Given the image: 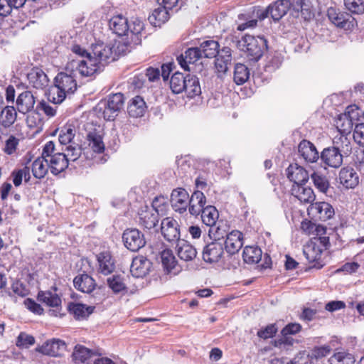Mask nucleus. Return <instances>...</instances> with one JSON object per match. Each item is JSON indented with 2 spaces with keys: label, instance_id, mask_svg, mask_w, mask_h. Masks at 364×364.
Wrapping results in <instances>:
<instances>
[{
  "label": "nucleus",
  "instance_id": "f257e3e1",
  "mask_svg": "<svg viewBox=\"0 0 364 364\" xmlns=\"http://www.w3.org/2000/svg\"><path fill=\"white\" fill-rule=\"evenodd\" d=\"M109 26L117 36H126V44L138 45L141 41V31L144 25L139 18H132L130 21H128L123 15H115L109 21Z\"/></svg>",
  "mask_w": 364,
  "mask_h": 364
},
{
  "label": "nucleus",
  "instance_id": "f03ea898",
  "mask_svg": "<svg viewBox=\"0 0 364 364\" xmlns=\"http://www.w3.org/2000/svg\"><path fill=\"white\" fill-rule=\"evenodd\" d=\"M358 109L355 105L348 106L336 122L340 134L334 138L333 147L338 148L343 155H348L352 149L350 141L346 134L350 132L353 126V120L358 115Z\"/></svg>",
  "mask_w": 364,
  "mask_h": 364
},
{
  "label": "nucleus",
  "instance_id": "7ed1b4c3",
  "mask_svg": "<svg viewBox=\"0 0 364 364\" xmlns=\"http://www.w3.org/2000/svg\"><path fill=\"white\" fill-rule=\"evenodd\" d=\"M71 50L77 55V58L73 60L68 66L75 68V71L81 77H92L101 70L98 61L92 58L90 52L77 44L71 46Z\"/></svg>",
  "mask_w": 364,
  "mask_h": 364
},
{
  "label": "nucleus",
  "instance_id": "20e7f679",
  "mask_svg": "<svg viewBox=\"0 0 364 364\" xmlns=\"http://www.w3.org/2000/svg\"><path fill=\"white\" fill-rule=\"evenodd\" d=\"M240 50L246 54L250 61L257 62L267 49V41L263 36L245 35L237 43Z\"/></svg>",
  "mask_w": 364,
  "mask_h": 364
},
{
  "label": "nucleus",
  "instance_id": "39448f33",
  "mask_svg": "<svg viewBox=\"0 0 364 364\" xmlns=\"http://www.w3.org/2000/svg\"><path fill=\"white\" fill-rule=\"evenodd\" d=\"M42 156L47 157L46 163L49 165L50 172L53 175H58L64 171L68 166L66 156L61 152L55 151L53 141H48L43 146Z\"/></svg>",
  "mask_w": 364,
  "mask_h": 364
},
{
  "label": "nucleus",
  "instance_id": "423d86ee",
  "mask_svg": "<svg viewBox=\"0 0 364 364\" xmlns=\"http://www.w3.org/2000/svg\"><path fill=\"white\" fill-rule=\"evenodd\" d=\"M200 214L203 223L207 226H210V236L213 235V237L215 239L223 237V232L220 231V228L216 225V222L219 217L216 208L213 205H207Z\"/></svg>",
  "mask_w": 364,
  "mask_h": 364
},
{
  "label": "nucleus",
  "instance_id": "0eeeda50",
  "mask_svg": "<svg viewBox=\"0 0 364 364\" xmlns=\"http://www.w3.org/2000/svg\"><path fill=\"white\" fill-rule=\"evenodd\" d=\"M124 102V95L122 93L110 95L107 101L101 103L104 105L102 112L104 118L109 121L114 120L123 107Z\"/></svg>",
  "mask_w": 364,
  "mask_h": 364
},
{
  "label": "nucleus",
  "instance_id": "6e6552de",
  "mask_svg": "<svg viewBox=\"0 0 364 364\" xmlns=\"http://www.w3.org/2000/svg\"><path fill=\"white\" fill-rule=\"evenodd\" d=\"M122 241L124 246L132 252H136L146 245L144 234L138 229L130 228L124 231Z\"/></svg>",
  "mask_w": 364,
  "mask_h": 364
},
{
  "label": "nucleus",
  "instance_id": "1a4fd4ad",
  "mask_svg": "<svg viewBox=\"0 0 364 364\" xmlns=\"http://www.w3.org/2000/svg\"><path fill=\"white\" fill-rule=\"evenodd\" d=\"M308 214L315 220L326 221L334 215L332 205L326 202H317L311 203L308 208Z\"/></svg>",
  "mask_w": 364,
  "mask_h": 364
},
{
  "label": "nucleus",
  "instance_id": "9d476101",
  "mask_svg": "<svg viewBox=\"0 0 364 364\" xmlns=\"http://www.w3.org/2000/svg\"><path fill=\"white\" fill-rule=\"evenodd\" d=\"M220 238L208 244L203 250V259L210 264L216 263L220 261L224 253L223 244L220 242Z\"/></svg>",
  "mask_w": 364,
  "mask_h": 364
},
{
  "label": "nucleus",
  "instance_id": "9b49d317",
  "mask_svg": "<svg viewBox=\"0 0 364 364\" xmlns=\"http://www.w3.org/2000/svg\"><path fill=\"white\" fill-rule=\"evenodd\" d=\"M171 204L173 209L179 213L186 212L188 207L189 194L183 188H177L171 194Z\"/></svg>",
  "mask_w": 364,
  "mask_h": 364
},
{
  "label": "nucleus",
  "instance_id": "f8f14e48",
  "mask_svg": "<svg viewBox=\"0 0 364 364\" xmlns=\"http://www.w3.org/2000/svg\"><path fill=\"white\" fill-rule=\"evenodd\" d=\"M161 231L165 240L168 242H178L180 240V230L178 222L171 218L162 220Z\"/></svg>",
  "mask_w": 364,
  "mask_h": 364
},
{
  "label": "nucleus",
  "instance_id": "ddd939ff",
  "mask_svg": "<svg viewBox=\"0 0 364 364\" xmlns=\"http://www.w3.org/2000/svg\"><path fill=\"white\" fill-rule=\"evenodd\" d=\"M90 53L92 58L98 61L101 68H104L110 60L112 61L115 59L113 56L112 47L103 43L94 46Z\"/></svg>",
  "mask_w": 364,
  "mask_h": 364
},
{
  "label": "nucleus",
  "instance_id": "4468645a",
  "mask_svg": "<svg viewBox=\"0 0 364 364\" xmlns=\"http://www.w3.org/2000/svg\"><path fill=\"white\" fill-rule=\"evenodd\" d=\"M65 343L60 339L53 338L47 341L42 346L36 348V351L46 355L57 357L60 356L65 350Z\"/></svg>",
  "mask_w": 364,
  "mask_h": 364
},
{
  "label": "nucleus",
  "instance_id": "2eb2a0df",
  "mask_svg": "<svg viewBox=\"0 0 364 364\" xmlns=\"http://www.w3.org/2000/svg\"><path fill=\"white\" fill-rule=\"evenodd\" d=\"M321 161L326 166L337 168L343 164V155L338 148L333 146L325 148L320 154Z\"/></svg>",
  "mask_w": 364,
  "mask_h": 364
},
{
  "label": "nucleus",
  "instance_id": "dca6fc26",
  "mask_svg": "<svg viewBox=\"0 0 364 364\" xmlns=\"http://www.w3.org/2000/svg\"><path fill=\"white\" fill-rule=\"evenodd\" d=\"M290 8L291 0H278L267 7L263 18L270 15L274 21H278L287 14Z\"/></svg>",
  "mask_w": 364,
  "mask_h": 364
},
{
  "label": "nucleus",
  "instance_id": "f3484780",
  "mask_svg": "<svg viewBox=\"0 0 364 364\" xmlns=\"http://www.w3.org/2000/svg\"><path fill=\"white\" fill-rule=\"evenodd\" d=\"M151 262L142 255L135 257L130 267V272L134 277H144L149 274L151 267Z\"/></svg>",
  "mask_w": 364,
  "mask_h": 364
},
{
  "label": "nucleus",
  "instance_id": "a211bd4d",
  "mask_svg": "<svg viewBox=\"0 0 364 364\" xmlns=\"http://www.w3.org/2000/svg\"><path fill=\"white\" fill-rule=\"evenodd\" d=\"M27 80L30 87L37 90H43L49 82L47 75L39 68H33L27 74Z\"/></svg>",
  "mask_w": 364,
  "mask_h": 364
},
{
  "label": "nucleus",
  "instance_id": "6ab92c4d",
  "mask_svg": "<svg viewBox=\"0 0 364 364\" xmlns=\"http://www.w3.org/2000/svg\"><path fill=\"white\" fill-rule=\"evenodd\" d=\"M286 172L287 178L294 185H305L309 178L307 171L297 164H290Z\"/></svg>",
  "mask_w": 364,
  "mask_h": 364
},
{
  "label": "nucleus",
  "instance_id": "aec40b11",
  "mask_svg": "<svg viewBox=\"0 0 364 364\" xmlns=\"http://www.w3.org/2000/svg\"><path fill=\"white\" fill-rule=\"evenodd\" d=\"M298 152L299 155L307 163H314L320 157L314 144L306 139L299 143Z\"/></svg>",
  "mask_w": 364,
  "mask_h": 364
},
{
  "label": "nucleus",
  "instance_id": "412c9836",
  "mask_svg": "<svg viewBox=\"0 0 364 364\" xmlns=\"http://www.w3.org/2000/svg\"><path fill=\"white\" fill-rule=\"evenodd\" d=\"M54 83L66 94H73L77 90V82L72 74L61 72L54 79Z\"/></svg>",
  "mask_w": 364,
  "mask_h": 364
},
{
  "label": "nucleus",
  "instance_id": "4be33fe9",
  "mask_svg": "<svg viewBox=\"0 0 364 364\" xmlns=\"http://www.w3.org/2000/svg\"><path fill=\"white\" fill-rule=\"evenodd\" d=\"M159 213L154 209L145 206L139 212V223L147 229L154 228L159 221Z\"/></svg>",
  "mask_w": 364,
  "mask_h": 364
},
{
  "label": "nucleus",
  "instance_id": "5701e85b",
  "mask_svg": "<svg viewBox=\"0 0 364 364\" xmlns=\"http://www.w3.org/2000/svg\"><path fill=\"white\" fill-rule=\"evenodd\" d=\"M97 356L98 354L96 352L82 345H76L72 353V359L75 364H90L92 358Z\"/></svg>",
  "mask_w": 364,
  "mask_h": 364
},
{
  "label": "nucleus",
  "instance_id": "b1692460",
  "mask_svg": "<svg viewBox=\"0 0 364 364\" xmlns=\"http://www.w3.org/2000/svg\"><path fill=\"white\" fill-rule=\"evenodd\" d=\"M206 198L203 193L200 191H195L191 196H189L188 211L191 215L198 216L205 208Z\"/></svg>",
  "mask_w": 364,
  "mask_h": 364
},
{
  "label": "nucleus",
  "instance_id": "393cba45",
  "mask_svg": "<svg viewBox=\"0 0 364 364\" xmlns=\"http://www.w3.org/2000/svg\"><path fill=\"white\" fill-rule=\"evenodd\" d=\"M225 250L230 255L237 252L242 247V233L238 230H233L226 235L224 242Z\"/></svg>",
  "mask_w": 364,
  "mask_h": 364
},
{
  "label": "nucleus",
  "instance_id": "a878e982",
  "mask_svg": "<svg viewBox=\"0 0 364 364\" xmlns=\"http://www.w3.org/2000/svg\"><path fill=\"white\" fill-rule=\"evenodd\" d=\"M176 251L178 257L185 262L193 260L197 255L195 247L185 240L176 242Z\"/></svg>",
  "mask_w": 364,
  "mask_h": 364
},
{
  "label": "nucleus",
  "instance_id": "bb28decb",
  "mask_svg": "<svg viewBox=\"0 0 364 364\" xmlns=\"http://www.w3.org/2000/svg\"><path fill=\"white\" fill-rule=\"evenodd\" d=\"M73 284L76 289L83 293H91L96 287L95 281L87 274L77 275L73 279Z\"/></svg>",
  "mask_w": 364,
  "mask_h": 364
},
{
  "label": "nucleus",
  "instance_id": "cd10ccee",
  "mask_svg": "<svg viewBox=\"0 0 364 364\" xmlns=\"http://www.w3.org/2000/svg\"><path fill=\"white\" fill-rule=\"evenodd\" d=\"M291 194L301 203H311L316 198L313 189L310 187H306L304 185H293Z\"/></svg>",
  "mask_w": 364,
  "mask_h": 364
},
{
  "label": "nucleus",
  "instance_id": "c85d7f7f",
  "mask_svg": "<svg viewBox=\"0 0 364 364\" xmlns=\"http://www.w3.org/2000/svg\"><path fill=\"white\" fill-rule=\"evenodd\" d=\"M339 181L346 188H353L358 184L359 178L353 168L344 167L339 172Z\"/></svg>",
  "mask_w": 364,
  "mask_h": 364
},
{
  "label": "nucleus",
  "instance_id": "c756f323",
  "mask_svg": "<svg viewBox=\"0 0 364 364\" xmlns=\"http://www.w3.org/2000/svg\"><path fill=\"white\" fill-rule=\"evenodd\" d=\"M35 102V97L31 92H23L16 100L17 109L20 113H28L33 109Z\"/></svg>",
  "mask_w": 364,
  "mask_h": 364
},
{
  "label": "nucleus",
  "instance_id": "7c9ffc66",
  "mask_svg": "<svg viewBox=\"0 0 364 364\" xmlns=\"http://www.w3.org/2000/svg\"><path fill=\"white\" fill-rule=\"evenodd\" d=\"M17 112L14 107L5 106L0 113V132L11 127L16 120Z\"/></svg>",
  "mask_w": 364,
  "mask_h": 364
},
{
  "label": "nucleus",
  "instance_id": "2f4dec72",
  "mask_svg": "<svg viewBox=\"0 0 364 364\" xmlns=\"http://www.w3.org/2000/svg\"><path fill=\"white\" fill-rule=\"evenodd\" d=\"M200 58L202 57L198 47L190 48L185 51L184 54L177 57V61L185 70H190L188 64H193Z\"/></svg>",
  "mask_w": 364,
  "mask_h": 364
},
{
  "label": "nucleus",
  "instance_id": "473e14b6",
  "mask_svg": "<svg viewBox=\"0 0 364 364\" xmlns=\"http://www.w3.org/2000/svg\"><path fill=\"white\" fill-rule=\"evenodd\" d=\"M146 109L144 99L136 95L130 100L127 107V112L130 117H141L144 115Z\"/></svg>",
  "mask_w": 364,
  "mask_h": 364
},
{
  "label": "nucleus",
  "instance_id": "72a5a7b5",
  "mask_svg": "<svg viewBox=\"0 0 364 364\" xmlns=\"http://www.w3.org/2000/svg\"><path fill=\"white\" fill-rule=\"evenodd\" d=\"M311 4L308 0H291V8L294 15L299 16H301L304 19H309L311 17Z\"/></svg>",
  "mask_w": 364,
  "mask_h": 364
},
{
  "label": "nucleus",
  "instance_id": "f704fd0d",
  "mask_svg": "<svg viewBox=\"0 0 364 364\" xmlns=\"http://www.w3.org/2000/svg\"><path fill=\"white\" fill-rule=\"evenodd\" d=\"M327 16L334 25L341 28H344L351 18L349 14L342 12L333 7L328 9Z\"/></svg>",
  "mask_w": 364,
  "mask_h": 364
},
{
  "label": "nucleus",
  "instance_id": "c9c22d12",
  "mask_svg": "<svg viewBox=\"0 0 364 364\" xmlns=\"http://www.w3.org/2000/svg\"><path fill=\"white\" fill-rule=\"evenodd\" d=\"M169 17V10L159 5V6L152 11L151 14L149 16L148 20L154 26L159 27L166 22Z\"/></svg>",
  "mask_w": 364,
  "mask_h": 364
},
{
  "label": "nucleus",
  "instance_id": "e433bc0d",
  "mask_svg": "<svg viewBox=\"0 0 364 364\" xmlns=\"http://www.w3.org/2000/svg\"><path fill=\"white\" fill-rule=\"evenodd\" d=\"M232 61L231 49L228 47H224L219 53H218L215 59V66L220 72H226L228 65Z\"/></svg>",
  "mask_w": 364,
  "mask_h": 364
},
{
  "label": "nucleus",
  "instance_id": "4c0bfd02",
  "mask_svg": "<svg viewBox=\"0 0 364 364\" xmlns=\"http://www.w3.org/2000/svg\"><path fill=\"white\" fill-rule=\"evenodd\" d=\"M202 58H215L219 53V43L213 40L205 41L198 47Z\"/></svg>",
  "mask_w": 364,
  "mask_h": 364
},
{
  "label": "nucleus",
  "instance_id": "58836bf2",
  "mask_svg": "<svg viewBox=\"0 0 364 364\" xmlns=\"http://www.w3.org/2000/svg\"><path fill=\"white\" fill-rule=\"evenodd\" d=\"M310 178L315 188L321 193L326 194L329 188L330 182L326 175L321 171H314Z\"/></svg>",
  "mask_w": 364,
  "mask_h": 364
},
{
  "label": "nucleus",
  "instance_id": "ea45409f",
  "mask_svg": "<svg viewBox=\"0 0 364 364\" xmlns=\"http://www.w3.org/2000/svg\"><path fill=\"white\" fill-rule=\"evenodd\" d=\"M99 272L105 275L111 274L114 268V263L108 252H102L98 255Z\"/></svg>",
  "mask_w": 364,
  "mask_h": 364
},
{
  "label": "nucleus",
  "instance_id": "a19ab883",
  "mask_svg": "<svg viewBox=\"0 0 364 364\" xmlns=\"http://www.w3.org/2000/svg\"><path fill=\"white\" fill-rule=\"evenodd\" d=\"M46 159L47 157L41 155L32 163V173L36 178L41 179L48 173L49 165H47Z\"/></svg>",
  "mask_w": 364,
  "mask_h": 364
},
{
  "label": "nucleus",
  "instance_id": "79ce46f5",
  "mask_svg": "<svg viewBox=\"0 0 364 364\" xmlns=\"http://www.w3.org/2000/svg\"><path fill=\"white\" fill-rule=\"evenodd\" d=\"M76 134V128L75 125L72 124H67L63 126L58 136L59 141L61 144L63 145H70L73 144V139Z\"/></svg>",
  "mask_w": 364,
  "mask_h": 364
},
{
  "label": "nucleus",
  "instance_id": "37998d69",
  "mask_svg": "<svg viewBox=\"0 0 364 364\" xmlns=\"http://www.w3.org/2000/svg\"><path fill=\"white\" fill-rule=\"evenodd\" d=\"M184 92L189 98H193L201 93L198 78L194 75H188Z\"/></svg>",
  "mask_w": 364,
  "mask_h": 364
},
{
  "label": "nucleus",
  "instance_id": "c03bdc74",
  "mask_svg": "<svg viewBox=\"0 0 364 364\" xmlns=\"http://www.w3.org/2000/svg\"><path fill=\"white\" fill-rule=\"evenodd\" d=\"M242 257L245 263H257L262 258V250L258 247L247 246L243 250Z\"/></svg>",
  "mask_w": 364,
  "mask_h": 364
},
{
  "label": "nucleus",
  "instance_id": "a18cd8bd",
  "mask_svg": "<svg viewBox=\"0 0 364 364\" xmlns=\"http://www.w3.org/2000/svg\"><path fill=\"white\" fill-rule=\"evenodd\" d=\"M87 139L89 146L96 153H102L105 150V144L101 134L95 130L87 134Z\"/></svg>",
  "mask_w": 364,
  "mask_h": 364
},
{
  "label": "nucleus",
  "instance_id": "49530a36",
  "mask_svg": "<svg viewBox=\"0 0 364 364\" xmlns=\"http://www.w3.org/2000/svg\"><path fill=\"white\" fill-rule=\"evenodd\" d=\"M187 76H184L183 73L176 72L170 80V88L175 94H179L183 92L186 88V82Z\"/></svg>",
  "mask_w": 364,
  "mask_h": 364
},
{
  "label": "nucleus",
  "instance_id": "de8ad7c7",
  "mask_svg": "<svg viewBox=\"0 0 364 364\" xmlns=\"http://www.w3.org/2000/svg\"><path fill=\"white\" fill-rule=\"evenodd\" d=\"M38 299L39 301L52 307H58L61 304V299L58 295L49 291H39L38 294Z\"/></svg>",
  "mask_w": 364,
  "mask_h": 364
},
{
  "label": "nucleus",
  "instance_id": "09e8293b",
  "mask_svg": "<svg viewBox=\"0 0 364 364\" xmlns=\"http://www.w3.org/2000/svg\"><path fill=\"white\" fill-rule=\"evenodd\" d=\"M328 362L330 364H354L355 358L353 354L343 350L334 353Z\"/></svg>",
  "mask_w": 364,
  "mask_h": 364
},
{
  "label": "nucleus",
  "instance_id": "8fccbe9b",
  "mask_svg": "<svg viewBox=\"0 0 364 364\" xmlns=\"http://www.w3.org/2000/svg\"><path fill=\"white\" fill-rule=\"evenodd\" d=\"M68 95L55 83L51 86L47 93L48 100L55 105L62 103Z\"/></svg>",
  "mask_w": 364,
  "mask_h": 364
},
{
  "label": "nucleus",
  "instance_id": "3c124183",
  "mask_svg": "<svg viewBox=\"0 0 364 364\" xmlns=\"http://www.w3.org/2000/svg\"><path fill=\"white\" fill-rule=\"evenodd\" d=\"M94 306H87L82 304H72L69 306V310L76 318H85L91 314L94 311Z\"/></svg>",
  "mask_w": 364,
  "mask_h": 364
},
{
  "label": "nucleus",
  "instance_id": "603ef678",
  "mask_svg": "<svg viewBox=\"0 0 364 364\" xmlns=\"http://www.w3.org/2000/svg\"><path fill=\"white\" fill-rule=\"evenodd\" d=\"M250 77V71L247 67L242 63H237L235 66L234 81L237 85L245 83Z\"/></svg>",
  "mask_w": 364,
  "mask_h": 364
},
{
  "label": "nucleus",
  "instance_id": "864d4df0",
  "mask_svg": "<svg viewBox=\"0 0 364 364\" xmlns=\"http://www.w3.org/2000/svg\"><path fill=\"white\" fill-rule=\"evenodd\" d=\"M322 252L323 250L316 244L308 245L304 249V255L309 262H318Z\"/></svg>",
  "mask_w": 364,
  "mask_h": 364
},
{
  "label": "nucleus",
  "instance_id": "5fc2aeb1",
  "mask_svg": "<svg viewBox=\"0 0 364 364\" xmlns=\"http://www.w3.org/2000/svg\"><path fill=\"white\" fill-rule=\"evenodd\" d=\"M162 266L167 272H171L176 265V260L172 252L165 250L161 253Z\"/></svg>",
  "mask_w": 364,
  "mask_h": 364
},
{
  "label": "nucleus",
  "instance_id": "6e6d98bb",
  "mask_svg": "<svg viewBox=\"0 0 364 364\" xmlns=\"http://www.w3.org/2000/svg\"><path fill=\"white\" fill-rule=\"evenodd\" d=\"M11 176L14 186L18 187L21 184L23 178H24L25 182L29 181L31 178L30 168L24 166L22 168L14 170Z\"/></svg>",
  "mask_w": 364,
  "mask_h": 364
},
{
  "label": "nucleus",
  "instance_id": "4d7b16f0",
  "mask_svg": "<svg viewBox=\"0 0 364 364\" xmlns=\"http://www.w3.org/2000/svg\"><path fill=\"white\" fill-rule=\"evenodd\" d=\"M109 287L114 294H118L125 290L126 285L123 281V278L120 275L114 274L107 279Z\"/></svg>",
  "mask_w": 364,
  "mask_h": 364
},
{
  "label": "nucleus",
  "instance_id": "13d9d810",
  "mask_svg": "<svg viewBox=\"0 0 364 364\" xmlns=\"http://www.w3.org/2000/svg\"><path fill=\"white\" fill-rule=\"evenodd\" d=\"M346 9L353 14L364 13V0H343Z\"/></svg>",
  "mask_w": 364,
  "mask_h": 364
},
{
  "label": "nucleus",
  "instance_id": "bf43d9fd",
  "mask_svg": "<svg viewBox=\"0 0 364 364\" xmlns=\"http://www.w3.org/2000/svg\"><path fill=\"white\" fill-rule=\"evenodd\" d=\"M63 152L66 156L68 163L70 161H75L81 156L82 150L79 144L74 143L68 145Z\"/></svg>",
  "mask_w": 364,
  "mask_h": 364
},
{
  "label": "nucleus",
  "instance_id": "052dcab7",
  "mask_svg": "<svg viewBox=\"0 0 364 364\" xmlns=\"http://www.w3.org/2000/svg\"><path fill=\"white\" fill-rule=\"evenodd\" d=\"M331 348L329 345L316 346L311 350V358L316 360L327 356L331 352Z\"/></svg>",
  "mask_w": 364,
  "mask_h": 364
},
{
  "label": "nucleus",
  "instance_id": "680f3d73",
  "mask_svg": "<svg viewBox=\"0 0 364 364\" xmlns=\"http://www.w3.org/2000/svg\"><path fill=\"white\" fill-rule=\"evenodd\" d=\"M353 136L356 143L364 146V122L355 124Z\"/></svg>",
  "mask_w": 364,
  "mask_h": 364
},
{
  "label": "nucleus",
  "instance_id": "e2e57ef3",
  "mask_svg": "<svg viewBox=\"0 0 364 364\" xmlns=\"http://www.w3.org/2000/svg\"><path fill=\"white\" fill-rule=\"evenodd\" d=\"M277 332V328L275 324L267 325L264 328L260 329L257 332V336L263 339L272 338Z\"/></svg>",
  "mask_w": 364,
  "mask_h": 364
},
{
  "label": "nucleus",
  "instance_id": "0e129e2a",
  "mask_svg": "<svg viewBox=\"0 0 364 364\" xmlns=\"http://www.w3.org/2000/svg\"><path fill=\"white\" fill-rule=\"evenodd\" d=\"M35 343V338L33 336L31 335H28L26 333H21L16 341V346H23L28 347Z\"/></svg>",
  "mask_w": 364,
  "mask_h": 364
},
{
  "label": "nucleus",
  "instance_id": "69168bd1",
  "mask_svg": "<svg viewBox=\"0 0 364 364\" xmlns=\"http://www.w3.org/2000/svg\"><path fill=\"white\" fill-rule=\"evenodd\" d=\"M26 307L31 312L41 315L43 313V309L39 304H37L33 299L28 298L24 301Z\"/></svg>",
  "mask_w": 364,
  "mask_h": 364
},
{
  "label": "nucleus",
  "instance_id": "338daca9",
  "mask_svg": "<svg viewBox=\"0 0 364 364\" xmlns=\"http://www.w3.org/2000/svg\"><path fill=\"white\" fill-rule=\"evenodd\" d=\"M18 144V139L14 136H10L6 141L4 151L7 154H12L15 152L16 147Z\"/></svg>",
  "mask_w": 364,
  "mask_h": 364
},
{
  "label": "nucleus",
  "instance_id": "774afa93",
  "mask_svg": "<svg viewBox=\"0 0 364 364\" xmlns=\"http://www.w3.org/2000/svg\"><path fill=\"white\" fill-rule=\"evenodd\" d=\"M166 205V199L164 196H158L153 200L151 208L159 213L165 210Z\"/></svg>",
  "mask_w": 364,
  "mask_h": 364
}]
</instances>
